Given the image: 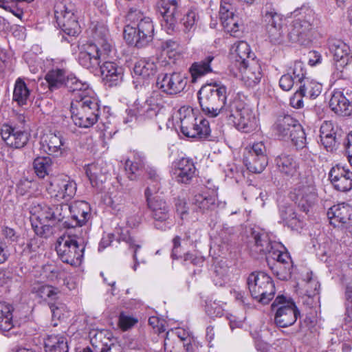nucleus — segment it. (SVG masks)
<instances>
[{
	"instance_id": "f257e3e1",
	"label": "nucleus",
	"mask_w": 352,
	"mask_h": 352,
	"mask_svg": "<svg viewBox=\"0 0 352 352\" xmlns=\"http://www.w3.org/2000/svg\"><path fill=\"white\" fill-rule=\"evenodd\" d=\"M127 19L131 25L124 30V38L129 45L137 48H142L151 43L154 36V25L151 19L134 8L129 9Z\"/></svg>"
},
{
	"instance_id": "f03ea898",
	"label": "nucleus",
	"mask_w": 352,
	"mask_h": 352,
	"mask_svg": "<svg viewBox=\"0 0 352 352\" xmlns=\"http://www.w3.org/2000/svg\"><path fill=\"white\" fill-rule=\"evenodd\" d=\"M82 94L80 99L71 103V118L76 126L89 128L100 117V101L93 90L85 91Z\"/></svg>"
},
{
	"instance_id": "7ed1b4c3",
	"label": "nucleus",
	"mask_w": 352,
	"mask_h": 352,
	"mask_svg": "<svg viewBox=\"0 0 352 352\" xmlns=\"http://www.w3.org/2000/svg\"><path fill=\"white\" fill-rule=\"evenodd\" d=\"M198 100L202 112L209 118L220 113L226 117L227 88L217 83L206 84L198 91Z\"/></svg>"
},
{
	"instance_id": "20e7f679",
	"label": "nucleus",
	"mask_w": 352,
	"mask_h": 352,
	"mask_svg": "<svg viewBox=\"0 0 352 352\" xmlns=\"http://www.w3.org/2000/svg\"><path fill=\"white\" fill-rule=\"evenodd\" d=\"M225 118L243 133H251L258 126V120L254 110L237 98L228 103Z\"/></svg>"
},
{
	"instance_id": "39448f33",
	"label": "nucleus",
	"mask_w": 352,
	"mask_h": 352,
	"mask_svg": "<svg viewBox=\"0 0 352 352\" xmlns=\"http://www.w3.org/2000/svg\"><path fill=\"white\" fill-rule=\"evenodd\" d=\"M83 239L78 233L68 230L66 234L60 236L56 242V251L58 258L65 263L72 266L81 264L84 255L85 245Z\"/></svg>"
},
{
	"instance_id": "423d86ee",
	"label": "nucleus",
	"mask_w": 352,
	"mask_h": 352,
	"mask_svg": "<svg viewBox=\"0 0 352 352\" xmlns=\"http://www.w3.org/2000/svg\"><path fill=\"white\" fill-rule=\"evenodd\" d=\"M247 284L253 298L261 304H268L274 298L276 289L272 278L264 272H254L248 279Z\"/></svg>"
},
{
	"instance_id": "0eeeda50",
	"label": "nucleus",
	"mask_w": 352,
	"mask_h": 352,
	"mask_svg": "<svg viewBox=\"0 0 352 352\" xmlns=\"http://www.w3.org/2000/svg\"><path fill=\"white\" fill-rule=\"evenodd\" d=\"M272 309L275 311V324L282 328L293 325L300 315L294 300L284 295H278L275 298Z\"/></svg>"
},
{
	"instance_id": "6e6552de",
	"label": "nucleus",
	"mask_w": 352,
	"mask_h": 352,
	"mask_svg": "<svg viewBox=\"0 0 352 352\" xmlns=\"http://www.w3.org/2000/svg\"><path fill=\"white\" fill-rule=\"evenodd\" d=\"M153 189L147 187L144 195L148 208L151 211V215L155 220V227L157 229L164 230L168 228L170 218V207L166 201L158 195L153 196Z\"/></svg>"
},
{
	"instance_id": "1a4fd4ad",
	"label": "nucleus",
	"mask_w": 352,
	"mask_h": 352,
	"mask_svg": "<svg viewBox=\"0 0 352 352\" xmlns=\"http://www.w3.org/2000/svg\"><path fill=\"white\" fill-rule=\"evenodd\" d=\"M316 188L311 179H305L299 182L293 192L292 199L301 210L307 212L316 201Z\"/></svg>"
},
{
	"instance_id": "9d476101",
	"label": "nucleus",
	"mask_w": 352,
	"mask_h": 352,
	"mask_svg": "<svg viewBox=\"0 0 352 352\" xmlns=\"http://www.w3.org/2000/svg\"><path fill=\"white\" fill-rule=\"evenodd\" d=\"M181 132L188 138L207 140L210 136V128L208 120L203 118L186 116L181 120Z\"/></svg>"
},
{
	"instance_id": "9b49d317",
	"label": "nucleus",
	"mask_w": 352,
	"mask_h": 352,
	"mask_svg": "<svg viewBox=\"0 0 352 352\" xmlns=\"http://www.w3.org/2000/svg\"><path fill=\"white\" fill-rule=\"evenodd\" d=\"M2 140L10 147L23 148L28 142L30 133L26 126H17V124H4L1 129Z\"/></svg>"
},
{
	"instance_id": "f8f14e48",
	"label": "nucleus",
	"mask_w": 352,
	"mask_h": 352,
	"mask_svg": "<svg viewBox=\"0 0 352 352\" xmlns=\"http://www.w3.org/2000/svg\"><path fill=\"white\" fill-rule=\"evenodd\" d=\"M47 190L51 197L69 201L76 195L77 185L69 177L62 175L52 178Z\"/></svg>"
},
{
	"instance_id": "ddd939ff",
	"label": "nucleus",
	"mask_w": 352,
	"mask_h": 352,
	"mask_svg": "<svg viewBox=\"0 0 352 352\" xmlns=\"http://www.w3.org/2000/svg\"><path fill=\"white\" fill-rule=\"evenodd\" d=\"M219 14L224 30L232 36L239 37L243 33V24L234 14L232 5L227 0H221Z\"/></svg>"
},
{
	"instance_id": "4468645a",
	"label": "nucleus",
	"mask_w": 352,
	"mask_h": 352,
	"mask_svg": "<svg viewBox=\"0 0 352 352\" xmlns=\"http://www.w3.org/2000/svg\"><path fill=\"white\" fill-rule=\"evenodd\" d=\"M283 16L274 8L266 9L263 14V23L271 43L280 44L283 41Z\"/></svg>"
},
{
	"instance_id": "2eb2a0df",
	"label": "nucleus",
	"mask_w": 352,
	"mask_h": 352,
	"mask_svg": "<svg viewBox=\"0 0 352 352\" xmlns=\"http://www.w3.org/2000/svg\"><path fill=\"white\" fill-rule=\"evenodd\" d=\"M178 2L177 0H159L157 9L162 17L161 25L168 34H173L177 29V16L179 15Z\"/></svg>"
},
{
	"instance_id": "dca6fc26",
	"label": "nucleus",
	"mask_w": 352,
	"mask_h": 352,
	"mask_svg": "<svg viewBox=\"0 0 352 352\" xmlns=\"http://www.w3.org/2000/svg\"><path fill=\"white\" fill-rule=\"evenodd\" d=\"M329 107L339 116L352 115V88L345 87L334 90L329 100Z\"/></svg>"
},
{
	"instance_id": "f3484780",
	"label": "nucleus",
	"mask_w": 352,
	"mask_h": 352,
	"mask_svg": "<svg viewBox=\"0 0 352 352\" xmlns=\"http://www.w3.org/2000/svg\"><path fill=\"white\" fill-rule=\"evenodd\" d=\"M156 83L163 92L174 95L184 89L187 85V78L185 74L181 72L166 73L157 76Z\"/></svg>"
},
{
	"instance_id": "a211bd4d",
	"label": "nucleus",
	"mask_w": 352,
	"mask_h": 352,
	"mask_svg": "<svg viewBox=\"0 0 352 352\" xmlns=\"http://www.w3.org/2000/svg\"><path fill=\"white\" fill-rule=\"evenodd\" d=\"M330 53L333 55L336 68L340 72L352 63L349 46L341 39L330 38L327 42Z\"/></svg>"
},
{
	"instance_id": "6ab92c4d",
	"label": "nucleus",
	"mask_w": 352,
	"mask_h": 352,
	"mask_svg": "<svg viewBox=\"0 0 352 352\" xmlns=\"http://www.w3.org/2000/svg\"><path fill=\"white\" fill-rule=\"evenodd\" d=\"M135 102L137 113L140 120H152L157 116L160 109L163 107L164 98L159 91H153L144 102Z\"/></svg>"
},
{
	"instance_id": "aec40b11",
	"label": "nucleus",
	"mask_w": 352,
	"mask_h": 352,
	"mask_svg": "<svg viewBox=\"0 0 352 352\" xmlns=\"http://www.w3.org/2000/svg\"><path fill=\"white\" fill-rule=\"evenodd\" d=\"M318 29L307 23L294 18L290 25L287 36L292 43L307 45L311 43L314 32Z\"/></svg>"
},
{
	"instance_id": "412c9836",
	"label": "nucleus",
	"mask_w": 352,
	"mask_h": 352,
	"mask_svg": "<svg viewBox=\"0 0 352 352\" xmlns=\"http://www.w3.org/2000/svg\"><path fill=\"white\" fill-rule=\"evenodd\" d=\"M329 179L338 191L345 192L352 189V171L344 166H333L329 173Z\"/></svg>"
},
{
	"instance_id": "4be33fe9",
	"label": "nucleus",
	"mask_w": 352,
	"mask_h": 352,
	"mask_svg": "<svg viewBox=\"0 0 352 352\" xmlns=\"http://www.w3.org/2000/svg\"><path fill=\"white\" fill-rule=\"evenodd\" d=\"M69 212L72 219L75 221L74 226H70L67 221L64 223L65 226L69 230H72L75 233L80 232V227L83 226L90 218V206L89 204L84 201H74L69 205Z\"/></svg>"
},
{
	"instance_id": "5701e85b",
	"label": "nucleus",
	"mask_w": 352,
	"mask_h": 352,
	"mask_svg": "<svg viewBox=\"0 0 352 352\" xmlns=\"http://www.w3.org/2000/svg\"><path fill=\"white\" fill-rule=\"evenodd\" d=\"M91 343L95 352H122L120 343L107 331L96 332L91 337Z\"/></svg>"
},
{
	"instance_id": "b1692460",
	"label": "nucleus",
	"mask_w": 352,
	"mask_h": 352,
	"mask_svg": "<svg viewBox=\"0 0 352 352\" xmlns=\"http://www.w3.org/2000/svg\"><path fill=\"white\" fill-rule=\"evenodd\" d=\"M251 235L254 239V245L251 248L254 256H256V254L263 256L271 254L272 250L279 245L276 242L271 241L268 234L262 230L254 228Z\"/></svg>"
},
{
	"instance_id": "393cba45",
	"label": "nucleus",
	"mask_w": 352,
	"mask_h": 352,
	"mask_svg": "<svg viewBox=\"0 0 352 352\" xmlns=\"http://www.w3.org/2000/svg\"><path fill=\"white\" fill-rule=\"evenodd\" d=\"M60 11L55 10L56 23L61 30L69 36H75L80 32V25L74 13L66 7Z\"/></svg>"
},
{
	"instance_id": "a878e982",
	"label": "nucleus",
	"mask_w": 352,
	"mask_h": 352,
	"mask_svg": "<svg viewBox=\"0 0 352 352\" xmlns=\"http://www.w3.org/2000/svg\"><path fill=\"white\" fill-rule=\"evenodd\" d=\"M240 73L241 80L247 87H254L261 81L263 76L260 63L255 58H252L237 67Z\"/></svg>"
},
{
	"instance_id": "bb28decb",
	"label": "nucleus",
	"mask_w": 352,
	"mask_h": 352,
	"mask_svg": "<svg viewBox=\"0 0 352 352\" xmlns=\"http://www.w3.org/2000/svg\"><path fill=\"white\" fill-rule=\"evenodd\" d=\"M320 138L322 144L327 151L336 150L341 141V133L331 121H325L320 129Z\"/></svg>"
},
{
	"instance_id": "cd10ccee",
	"label": "nucleus",
	"mask_w": 352,
	"mask_h": 352,
	"mask_svg": "<svg viewBox=\"0 0 352 352\" xmlns=\"http://www.w3.org/2000/svg\"><path fill=\"white\" fill-rule=\"evenodd\" d=\"M173 173L176 181L181 184H189L195 175L196 168L193 161L182 157L173 163Z\"/></svg>"
},
{
	"instance_id": "c85d7f7f",
	"label": "nucleus",
	"mask_w": 352,
	"mask_h": 352,
	"mask_svg": "<svg viewBox=\"0 0 352 352\" xmlns=\"http://www.w3.org/2000/svg\"><path fill=\"white\" fill-rule=\"evenodd\" d=\"M269 258L274 260L272 265H271L270 262H268V265L271 270H274L275 268L278 269V267L281 265L284 267L283 272L278 273V278L280 280H286L291 278L292 265L291 258L287 252L280 251L277 249V247H276L273 250H272L271 254H268L267 259Z\"/></svg>"
},
{
	"instance_id": "c756f323",
	"label": "nucleus",
	"mask_w": 352,
	"mask_h": 352,
	"mask_svg": "<svg viewBox=\"0 0 352 352\" xmlns=\"http://www.w3.org/2000/svg\"><path fill=\"white\" fill-rule=\"evenodd\" d=\"M40 208L39 218H42L52 223L62 221L68 214L69 212V204H59L47 205L45 204H39Z\"/></svg>"
},
{
	"instance_id": "7c9ffc66",
	"label": "nucleus",
	"mask_w": 352,
	"mask_h": 352,
	"mask_svg": "<svg viewBox=\"0 0 352 352\" xmlns=\"http://www.w3.org/2000/svg\"><path fill=\"white\" fill-rule=\"evenodd\" d=\"M41 145L46 153L58 157L64 151V139L60 132L50 131L41 136Z\"/></svg>"
},
{
	"instance_id": "2f4dec72",
	"label": "nucleus",
	"mask_w": 352,
	"mask_h": 352,
	"mask_svg": "<svg viewBox=\"0 0 352 352\" xmlns=\"http://www.w3.org/2000/svg\"><path fill=\"white\" fill-rule=\"evenodd\" d=\"M103 51L98 46L89 47V51L80 52L78 54V63L83 67L89 69L91 72H97L100 66V58H105Z\"/></svg>"
},
{
	"instance_id": "473e14b6",
	"label": "nucleus",
	"mask_w": 352,
	"mask_h": 352,
	"mask_svg": "<svg viewBox=\"0 0 352 352\" xmlns=\"http://www.w3.org/2000/svg\"><path fill=\"white\" fill-rule=\"evenodd\" d=\"M104 84L111 87L120 85L123 79V69L116 63L107 61L99 69Z\"/></svg>"
},
{
	"instance_id": "72a5a7b5",
	"label": "nucleus",
	"mask_w": 352,
	"mask_h": 352,
	"mask_svg": "<svg viewBox=\"0 0 352 352\" xmlns=\"http://www.w3.org/2000/svg\"><path fill=\"white\" fill-rule=\"evenodd\" d=\"M217 200L216 195L203 192L195 195L191 201L195 210L204 214L212 211L218 207Z\"/></svg>"
},
{
	"instance_id": "f704fd0d",
	"label": "nucleus",
	"mask_w": 352,
	"mask_h": 352,
	"mask_svg": "<svg viewBox=\"0 0 352 352\" xmlns=\"http://www.w3.org/2000/svg\"><path fill=\"white\" fill-rule=\"evenodd\" d=\"M351 214L352 207L344 203L333 206L327 212L330 223L334 226H337V223L345 224L349 223Z\"/></svg>"
},
{
	"instance_id": "c9c22d12",
	"label": "nucleus",
	"mask_w": 352,
	"mask_h": 352,
	"mask_svg": "<svg viewBox=\"0 0 352 352\" xmlns=\"http://www.w3.org/2000/svg\"><path fill=\"white\" fill-rule=\"evenodd\" d=\"M291 14L294 18L300 19L317 28L322 25L320 15L308 3L302 4L300 7L296 8Z\"/></svg>"
},
{
	"instance_id": "e433bc0d",
	"label": "nucleus",
	"mask_w": 352,
	"mask_h": 352,
	"mask_svg": "<svg viewBox=\"0 0 352 352\" xmlns=\"http://www.w3.org/2000/svg\"><path fill=\"white\" fill-rule=\"evenodd\" d=\"M278 170L287 177H293L298 175L299 165L293 155L281 154L276 160Z\"/></svg>"
},
{
	"instance_id": "4c0bfd02",
	"label": "nucleus",
	"mask_w": 352,
	"mask_h": 352,
	"mask_svg": "<svg viewBox=\"0 0 352 352\" xmlns=\"http://www.w3.org/2000/svg\"><path fill=\"white\" fill-rule=\"evenodd\" d=\"M299 122L292 116L288 114L279 115L274 124V129L276 135L286 140L289 134L296 129Z\"/></svg>"
},
{
	"instance_id": "58836bf2",
	"label": "nucleus",
	"mask_w": 352,
	"mask_h": 352,
	"mask_svg": "<svg viewBox=\"0 0 352 352\" xmlns=\"http://www.w3.org/2000/svg\"><path fill=\"white\" fill-rule=\"evenodd\" d=\"M109 30L103 23H97L93 29V38L95 43L93 46H98L104 54H108L111 49V45L109 43Z\"/></svg>"
},
{
	"instance_id": "ea45409f",
	"label": "nucleus",
	"mask_w": 352,
	"mask_h": 352,
	"mask_svg": "<svg viewBox=\"0 0 352 352\" xmlns=\"http://www.w3.org/2000/svg\"><path fill=\"white\" fill-rule=\"evenodd\" d=\"M214 59L212 55H208L200 61L193 63L189 68V72L192 77V82H195L196 80L212 72L211 67V63Z\"/></svg>"
},
{
	"instance_id": "a19ab883",
	"label": "nucleus",
	"mask_w": 352,
	"mask_h": 352,
	"mask_svg": "<svg viewBox=\"0 0 352 352\" xmlns=\"http://www.w3.org/2000/svg\"><path fill=\"white\" fill-rule=\"evenodd\" d=\"M46 352H68L69 347L67 338L60 334L48 335L45 339Z\"/></svg>"
},
{
	"instance_id": "79ce46f5",
	"label": "nucleus",
	"mask_w": 352,
	"mask_h": 352,
	"mask_svg": "<svg viewBox=\"0 0 352 352\" xmlns=\"http://www.w3.org/2000/svg\"><path fill=\"white\" fill-rule=\"evenodd\" d=\"M300 84L298 90L305 98L315 99L322 91V85L309 78L300 82Z\"/></svg>"
},
{
	"instance_id": "37998d69",
	"label": "nucleus",
	"mask_w": 352,
	"mask_h": 352,
	"mask_svg": "<svg viewBox=\"0 0 352 352\" xmlns=\"http://www.w3.org/2000/svg\"><path fill=\"white\" fill-rule=\"evenodd\" d=\"M243 162L247 169L254 173H261L264 170L268 164L267 157H260L245 155L243 157Z\"/></svg>"
},
{
	"instance_id": "c03bdc74",
	"label": "nucleus",
	"mask_w": 352,
	"mask_h": 352,
	"mask_svg": "<svg viewBox=\"0 0 352 352\" xmlns=\"http://www.w3.org/2000/svg\"><path fill=\"white\" fill-rule=\"evenodd\" d=\"M279 215L281 219L280 222L292 229L296 228L300 226V221L293 206L290 205L280 206Z\"/></svg>"
},
{
	"instance_id": "a18cd8bd",
	"label": "nucleus",
	"mask_w": 352,
	"mask_h": 352,
	"mask_svg": "<svg viewBox=\"0 0 352 352\" xmlns=\"http://www.w3.org/2000/svg\"><path fill=\"white\" fill-rule=\"evenodd\" d=\"M64 86L67 87L68 91L76 93L75 99H80L82 94L87 90H92L89 88V85L86 82H83L78 79L74 75L70 74L66 77Z\"/></svg>"
},
{
	"instance_id": "49530a36",
	"label": "nucleus",
	"mask_w": 352,
	"mask_h": 352,
	"mask_svg": "<svg viewBox=\"0 0 352 352\" xmlns=\"http://www.w3.org/2000/svg\"><path fill=\"white\" fill-rule=\"evenodd\" d=\"M45 78L48 83L49 89L51 91H54L64 86L66 80L65 70L63 69H52L47 72Z\"/></svg>"
},
{
	"instance_id": "de8ad7c7",
	"label": "nucleus",
	"mask_w": 352,
	"mask_h": 352,
	"mask_svg": "<svg viewBox=\"0 0 352 352\" xmlns=\"http://www.w3.org/2000/svg\"><path fill=\"white\" fill-rule=\"evenodd\" d=\"M13 327L12 307L0 302V331L3 333L8 332Z\"/></svg>"
},
{
	"instance_id": "09e8293b",
	"label": "nucleus",
	"mask_w": 352,
	"mask_h": 352,
	"mask_svg": "<svg viewBox=\"0 0 352 352\" xmlns=\"http://www.w3.org/2000/svg\"><path fill=\"white\" fill-rule=\"evenodd\" d=\"M30 96V91L23 80L19 78L14 85L12 100L19 106L26 104Z\"/></svg>"
},
{
	"instance_id": "8fccbe9b",
	"label": "nucleus",
	"mask_w": 352,
	"mask_h": 352,
	"mask_svg": "<svg viewBox=\"0 0 352 352\" xmlns=\"http://www.w3.org/2000/svg\"><path fill=\"white\" fill-rule=\"evenodd\" d=\"M52 160L50 157H36L33 162L34 172L39 178H44L52 172Z\"/></svg>"
},
{
	"instance_id": "3c124183",
	"label": "nucleus",
	"mask_w": 352,
	"mask_h": 352,
	"mask_svg": "<svg viewBox=\"0 0 352 352\" xmlns=\"http://www.w3.org/2000/svg\"><path fill=\"white\" fill-rule=\"evenodd\" d=\"M236 67L245 64L247 61L254 58L250 45L245 41H239L235 48Z\"/></svg>"
},
{
	"instance_id": "603ef678",
	"label": "nucleus",
	"mask_w": 352,
	"mask_h": 352,
	"mask_svg": "<svg viewBox=\"0 0 352 352\" xmlns=\"http://www.w3.org/2000/svg\"><path fill=\"white\" fill-rule=\"evenodd\" d=\"M133 71L136 75L149 78L156 73L157 65L153 61L141 60L135 63Z\"/></svg>"
},
{
	"instance_id": "864d4df0",
	"label": "nucleus",
	"mask_w": 352,
	"mask_h": 352,
	"mask_svg": "<svg viewBox=\"0 0 352 352\" xmlns=\"http://www.w3.org/2000/svg\"><path fill=\"white\" fill-rule=\"evenodd\" d=\"M119 241L125 242L131 249H133V259L135 264L133 269L135 271L138 265L137 258V252L141 248V243L140 241L136 240L132 236L128 230H121V232L119 234Z\"/></svg>"
},
{
	"instance_id": "5fc2aeb1",
	"label": "nucleus",
	"mask_w": 352,
	"mask_h": 352,
	"mask_svg": "<svg viewBox=\"0 0 352 352\" xmlns=\"http://www.w3.org/2000/svg\"><path fill=\"white\" fill-rule=\"evenodd\" d=\"M144 166V162L140 158H135L133 160H127L125 162L124 168L128 178L130 180H135L140 175V172Z\"/></svg>"
},
{
	"instance_id": "6e6d98bb",
	"label": "nucleus",
	"mask_w": 352,
	"mask_h": 352,
	"mask_svg": "<svg viewBox=\"0 0 352 352\" xmlns=\"http://www.w3.org/2000/svg\"><path fill=\"white\" fill-rule=\"evenodd\" d=\"M86 174L91 184L94 187H99L106 179L104 173H102L98 164H91L86 169Z\"/></svg>"
},
{
	"instance_id": "4d7b16f0",
	"label": "nucleus",
	"mask_w": 352,
	"mask_h": 352,
	"mask_svg": "<svg viewBox=\"0 0 352 352\" xmlns=\"http://www.w3.org/2000/svg\"><path fill=\"white\" fill-rule=\"evenodd\" d=\"M286 139L291 140L296 149L303 148L307 144L305 133L300 124L296 126Z\"/></svg>"
},
{
	"instance_id": "13d9d810",
	"label": "nucleus",
	"mask_w": 352,
	"mask_h": 352,
	"mask_svg": "<svg viewBox=\"0 0 352 352\" xmlns=\"http://www.w3.org/2000/svg\"><path fill=\"white\" fill-rule=\"evenodd\" d=\"M345 297L346 317L344 318V322L349 327H352V286H346Z\"/></svg>"
},
{
	"instance_id": "bf43d9fd",
	"label": "nucleus",
	"mask_w": 352,
	"mask_h": 352,
	"mask_svg": "<svg viewBox=\"0 0 352 352\" xmlns=\"http://www.w3.org/2000/svg\"><path fill=\"white\" fill-rule=\"evenodd\" d=\"M37 296L43 300H56L58 295V289L51 285H45L40 286L37 291Z\"/></svg>"
},
{
	"instance_id": "052dcab7",
	"label": "nucleus",
	"mask_w": 352,
	"mask_h": 352,
	"mask_svg": "<svg viewBox=\"0 0 352 352\" xmlns=\"http://www.w3.org/2000/svg\"><path fill=\"white\" fill-rule=\"evenodd\" d=\"M292 70L294 79L297 80L298 82H300L307 78L305 77L307 74L305 65L302 61H295Z\"/></svg>"
},
{
	"instance_id": "680f3d73",
	"label": "nucleus",
	"mask_w": 352,
	"mask_h": 352,
	"mask_svg": "<svg viewBox=\"0 0 352 352\" xmlns=\"http://www.w3.org/2000/svg\"><path fill=\"white\" fill-rule=\"evenodd\" d=\"M197 13L194 10H188L187 13L182 19L181 23L184 27V31H190L195 28V21H197Z\"/></svg>"
},
{
	"instance_id": "e2e57ef3",
	"label": "nucleus",
	"mask_w": 352,
	"mask_h": 352,
	"mask_svg": "<svg viewBox=\"0 0 352 352\" xmlns=\"http://www.w3.org/2000/svg\"><path fill=\"white\" fill-rule=\"evenodd\" d=\"M146 173L148 179L153 183V185L150 186L153 189V192L157 193L160 188L161 178L160 175L157 173V170L152 167H148L146 170Z\"/></svg>"
},
{
	"instance_id": "0e129e2a",
	"label": "nucleus",
	"mask_w": 352,
	"mask_h": 352,
	"mask_svg": "<svg viewBox=\"0 0 352 352\" xmlns=\"http://www.w3.org/2000/svg\"><path fill=\"white\" fill-rule=\"evenodd\" d=\"M13 3H14L11 2L10 0H0L1 8L12 12L14 16L21 19L23 15V10L14 6Z\"/></svg>"
},
{
	"instance_id": "69168bd1",
	"label": "nucleus",
	"mask_w": 352,
	"mask_h": 352,
	"mask_svg": "<svg viewBox=\"0 0 352 352\" xmlns=\"http://www.w3.org/2000/svg\"><path fill=\"white\" fill-rule=\"evenodd\" d=\"M246 155H252L258 156V157L261 156L267 157V149L263 142L261 141L254 143L251 147V149Z\"/></svg>"
},
{
	"instance_id": "338daca9",
	"label": "nucleus",
	"mask_w": 352,
	"mask_h": 352,
	"mask_svg": "<svg viewBox=\"0 0 352 352\" xmlns=\"http://www.w3.org/2000/svg\"><path fill=\"white\" fill-rule=\"evenodd\" d=\"M206 311L211 318L221 317L223 314V308L215 302L208 303L206 307Z\"/></svg>"
},
{
	"instance_id": "774afa93",
	"label": "nucleus",
	"mask_w": 352,
	"mask_h": 352,
	"mask_svg": "<svg viewBox=\"0 0 352 352\" xmlns=\"http://www.w3.org/2000/svg\"><path fill=\"white\" fill-rule=\"evenodd\" d=\"M138 322V320L130 316L120 314L119 317L118 324L119 327L123 330L126 331L131 328Z\"/></svg>"
}]
</instances>
